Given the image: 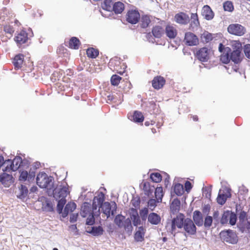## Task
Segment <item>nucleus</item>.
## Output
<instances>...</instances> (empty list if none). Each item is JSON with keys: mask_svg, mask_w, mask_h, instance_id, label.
I'll return each instance as SVG.
<instances>
[{"mask_svg": "<svg viewBox=\"0 0 250 250\" xmlns=\"http://www.w3.org/2000/svg\"><path fill=\"white\" fill-rule=\"evenodd\" d=\"M172 234L175 233L176 228L183 229L185 236H191L196 234L197 228L193 221L190 218H185L184 214L180 213L166 225Z\"/></svg>", "mask_w": 250, "mask_h": 250, "instance_id": "f257e3e1", "label": "nucleus"}, {"mask_svg": "<svg viewBox=\"0 0 250 250\" xmlns=\"http://www.w3.org/2000/svg\"><path fill=\"white\" fill-rule=\"evenodd\" d=\"M231 46L233 51L229 47H225L222 43L219 45V51L221 53L220 55L221 62L225 64H228L230 61L234 63H239L242 60L241 55L242 44L239 41L232 42Z\"/></svg>", "mask_w": 250, "mask_h": 250, "instance_id": "f03ea898", "label": "nucleus"}, {"mask_svg": "<svg viewBox=\"0 0 250 250\" xmlns=\"http://www.w3.org/2000/svg\"><path fill=\"white\" fill-rule=\"evenodd\" d=\"M220 237L224 242L232 244H236L238 241L236 232L230 229L221 231L220 233Z\"/></svg>", "mask_w": 250, "mask_h": 250, "instance_id": "7ed1b4c3", "label": "nucleus"}, {"mask_svg": "<svg viewBox=\"0 0 250 250\" xmlns=\"http://www.w3.org/2000/svg\"><path fill=\"white\" fill-rule=\"evenodd\" d=\"M22 163V159L20 157H15L12 161L8 159L5 161L6 167L3 168L4 172L15 171L21 167Z\"/></svg>", "mask_w": 250, "mask_h": 250, "instance_id": "20e7f679", "label": "nucleus"}, {"mask_svg": "<svg viewBox=\"0 0 250 250\" xmlns=\"http://www.w3.org/2000/svg\"><path fill=\"white\" fill-rule=\"evenodd\" d=\"M36 182L41 188H47L52 183V177H48L44 172H40L37 175Z\"/></svg>", "mask_w": 250, "mask_h": 250, "instance_id": "39448f33", "label": "nucleus"}, {"mask_svg": "<svg viewBox=\"0 0 250 250\" xmlns=\"http://www.w3.org/2000/svg\"><path fill=\"white\" fill-rule=\"evenodd\" d=\"M227 30L229 34L237 36H242L246 32V28L238 23L229 24Z\"/></svg>", "mask_w": 250, "mask_h": 250, "instance_id": "423d86ee", "label": "nucleus"}, {"mask_svg": "<svg viewBox=\"0 0 250 250\" xmlns=\"http://www.w3.org/2000/svg\"><path fill=\"white\" fill-rule=\"evenodd\" d=\"M100 208H102V212L106 215L107 218H108L110 215L113 216L116 213L117 205L115 202L111 203L105 202L104 203Z\"/></svg>", "mask_w": 250, "mask_h": 250, "instance_id": "0eeeda50", "label": "nucleus"}, {"mask_svg": "<svg viewBox=\"0 0 250 250\" xmlns=\"http://www.w3.org/2000/svg\"><path fill=\"white\" fill-rule=\"evenodd\" d=\"M125 18L127 22L132 24H135L140 20V14L137 9H129L127 10Z\"/></svg>", "mask_w": 250, "mask_h": 250, "instance_id": "6e6552de", "label": "nucleus"}, {"mask_svg": "<svg viewBox=\"0 0 250 250\" xmlns=\"http://www.w3.org/2000/svg\"><path fill=\"white\" fill-rule=\"evenodd\" d=\"M211 50L207 47H204L198 50L196 53V57L202 62H207L210 59Z\"/></svg>", "mask_w": 250, "mask_h": 250, "instance_id": "1a4fd4ad", "label": "nucleus"}, {"mask_svg": "<svg viewBox=\"0 0 250 250\" xmlns=\"http://www.w3.org/2000/svg\"><path fill=\"white\" fill-rule=\"evenodd\" d=\"M231 197L230 189L227 187L223 188L219 191L216 200L217 202L221 205L226 203L228 198Z\"/></svg>", "mask_w": 250, "mask_h": 250, "instance_id": "9d476101", "label": "nucleus"}, {"mask_svg": "<svg viewBox=\"0 0 250 250\" xmlns=\"http://www.w3.org/2000/svg\"><path fill=\"white\" fill-rule=\"evenodd\" d=\"M68 188L60 186L59 188H55L53 191V196L56 200L66 199V197L69 194Z\"/></svg>", "mask_w": 250, "mask_h": 250, "instance_id": "9b49d317", "label": "nucleus"}, {"mask_svg": "<svg viewBox=\"0 0 250 250\" xmlns=\"http://www.w3.org/2000/svg\"><path fill=\"white\" fill-rule=\"evenodd\" d=\"M28 40V33L24 30H21L14 37V41L18 46L26 43Z\"/></svg>", "mask_w": 250, "mask_h": 250, "instance_id": "f8f14e48", "label": "nucleus"}, {"mask_svg": "<svg viewBox=\"0 0 250 250\" xmlns=\"http://www.w3.org/2000/svg\"><path fill=\"white\" fill-rule=\"evenodd\" d=\"M184 42L188 45L194 46L197 45L198 44L199 40L195 34L188 32L185 34Z\"/></svg>", "mask_w": 250, "mask_h": 250, "instance_id": "ddd939ff", "label": "nucleus"}, {"mask_svg": "<svg viewBox=\"0 0 250 250\" xmlns=\"http://www.w3.org/2000/svg\"><path fill=\"white\" fill-rule=\"evenodd\" d=\"M174 21L177 23L182 25H186L189 22V17L184 12H179L174 16Z\"/></svg>", "mask_w": 250, "mask_h": 250, "instance_id": "4468645a", "label": "nucleus"}, {"mask_svg": "<svg viewBox=\"0 0 250 250\" xmlns=\"http://www.w3.org/2000/svg\"><path fill=\"white\" fill-rule=\"evenodd\" d=\"M165 83L166 80L161 76H157L155 77L152 81V87L157 90L163 88Z\"/></svg>", "mask_w": 250, "mask_h": 250, "instance_id": "2eb2a0df", "label": "nucleus"}, {"mask_svg": "<svg viewBox=\"0 0 250 250\" xmlns=\"http://www.w3.org/2000/svg\"><path fill=\"white\" fill-rule=\"evenodd\" d=\"M151 19L152 17L149 15L144 14L140 16L139 25L142 28H147L151 22Z\"/></svg>", "mask_w": 250, "mask_h": 250, "instance_id": "dca6fc26", "label": "nucleus"}, {"mask_svg": "<svg viewBox=\"0 0 250 250\" xmlns=\"http://www.w3.org/2000/svg\"><path fill=\"white\" fill-rule=\"evenodd\" d=\"M104 200V194L100 192L97 196L94 197L92 203V208L93 210H96L98 207H101L103 205Z\"/></svg>", "mask_w": 250, "mask_h": 250, "instance_id": "f3484780", "label": "nucleus"}, {"mask_svg": "<svg viewBox=\"0 0 250 250\" xmlns=\"http://www.w3.org/2000/svg\"><path fill=\"white\" fill-rule=\"evenodd\" d=\"M201 14L207 20H212L214 17V13L208 5H204L202 9Z\"/></svg>", "mask_w": 250, "mask_h": 250, "instance_id": "a211bd4d", "label": "nucleus"}, {"mask_svg": "<svg viewBox=\"0 0 250 250\" xmlns=\"http://www.w3.org/2000/svg\"><path fill=\"white\" fill-rule=\"evenodd\" d=\"M0 182L5 187H8L13 182V176L11 174L3 173L0 175Z\"/></svg>", "mask_w": 250, "mask_h": 250, "instance_id": "6ab92c4d", "label": "nucleus"}, {"mask_svg": "<svg viewBox=\"0 0 250 250\" xmlns=\"http://www.w3.org/2000/svg\"><path fill=\"white\" fill-rule=\"evenodd\" d=\"M20 175L19 180L21 181H25L27 179L30 181L33 179L35 176V172L34 171H29V173L26 170H20Z\"/></svg>", "mask_w": 250, "mask_h": 250, "instance_id": "aec40b11", "label": "nucleus"}, {"mask_svg": "<svg viewBox=\"0 0 250 250\" xmlns=\"http://www.w3.org/2000/svg\"><path fill=\"white\" fill-rule=\"evenodd\" d=\"M146 229L143 227H140L134 234V238L136 242H143L145 238Z\"/></svg>", "mask_w": 250, "mask_h": 250, "instance_id": "412c9836", "label": "nucleus"}, {"mask_svg": "<svg viewBox=\"0 0 250 250\" xmlns=\"http://www.w3.org/2000/svg\"><path fill=\"white\" fill-rule=\"evenodd\" d=\"M121 64V62L118 59H111L110 60L109 65L110 66L111 68L113 71H116L118 73L122 75L125 72V70H120L119 68V64Z\"/></svg>", "mask_w": 250, "mask_h": 250, "instance_id": "4be33fe9", "label": "nucleus"}, {"mask_svg": "<svg viewBox=\"0 0 250 250\" xmlns=\"http://www.w3.org/2000/svg\"><path fill=\"white\" fill-rule=\"evenodd\" d=\"M167 36L169 39H174L177 34L176 29L173 26L167 25L165 29Z\"/></svg>", "mask_w": 250, "mask_h": 250, "instance_id": "5701e85b", "label": "nucleus"}, {"mask_svg": "<svg viewBox=\"0 0 250 250\" xmlns=\"http://www.w3.org/2000/svg\"><path fill=\"white\" fill-rule=\"evenodd\" d=\"M193 219L194 223L197 226H202L203 224V217L202 213L199 210H195L193 212Z\"/></svg>", "mask_w": 250, "mask_h": 250, "instance_id": "b1692460", "label": "nucleus"}, {"mask_svg": "<svg viewBox=\"0 0 250 250\" xmlns=\"http://www.w3.org/2000/svg\"><path fill=\"white\" fill-rule=\"evenodd\" d=\"M125 10V4L121 1L114 3L112 12L118 15L121 14Z\"/></svg>", "mask_w": 250, "mask_h": 250, "instance_id": "393cba45", "label": "nucleus"}, {"mask_svg": "<svg viewBox=\"0 0 250 250\" xmlns=\"http://www.w3.org/2000/svg\"><path fill=\"white\" fill-rule=\"evenodd\" d=\"M160 216L156 213H150L148 216V221L152 225H158L161 222Z\"/></svg>", "mask_w": 250, "mask_h": 250, "instance_id": "a878e982", "label": "nucleus"}, {"mask_svg": "<svg viewBox=\"0 0 250 250\" xmlns=\"http://www.w3.org/2000/svg\"><path fill=\"white\" fill-rule=\"evenodd\" d=\"M24 56L22 54H19L16 55L13 60V63L15 68L19 69L22 67L24 61Z\"/></svg>", "mask_w": 250, "mask_h": 250, "instance_id": "bb28decb", "label": "nucleus"}, {"mask_svg": "<svg viewBox=\"0 0 250 250\" xmlns=\"http://www.w3.org/2000/svg\"><path fill=\"white\" fill-rule=\"evenodd\" d=\"M151 32L154 37L160 38L164 33V30L161 26L155 25L153 27Z\"/></svg>", "mask_w": 250, "mask_h": 250, "instance_id": "cd10ccee", "label": "nucleus"}, {"mask_svg": "<svg viewBox=\"0 0 250 250\" xmlns=\"http://www.w3.org/2000/svg\"><path fill=\"white\" fill-rule=\"evenodd\" d=\"M80 44L81 42L79 39L73 37L69 40L68 46L72 49H78Z\"/></svg>", "mask_w": 250, "mask_h": 250, "instance_id": "c85d7f7f", "label": "nucleus"}, {"mask_svg": "<svg viewBox=\"0 0 250 250\" xmlns=\"http://www.w3.org/2000/svg\"><path fill=\"white\" fill-rule=\"evenodd\" d=\"M114 3L112 0H104L101 3V7L103 10L112 12Z\"/></svg>", "mask_w": 250, "mask_h": 250, "instance_id": "c756f323", "label": "nucleus"}, {"mask_svg": "<svg viewBox=\"0 0 250 250\" xmlns=\"http://www.w3.org/2000/svg\"><path fill=\"white\" fill-rule=\"evenodd\" d=\"M76 204L74 202H68L65 206L64 210L65 216H67L69 212H73L76 208Z\"/></svg>", "mask_w": 250, "mask_h": 250, "instance_id": "7c9ffc66", "label": "nucleus"}, {"mask_svg": "<svg viewBox=\"0 0 250 250\" xmlns=\"http://www.w3.org/2000/svg\"><path fill=\"white\" fill-rule=\"evenodd\" d=\"M180 208V202L178 199H174L171 205H170V210L172 213H177Z\"/></svg>", "mask_w": 250, "mask_h": 250, "instance_id": "2f4dec72", "label": "nucleus"}, {"mask_svg": "<svg viewBox=\"0 0 250 250\" xmlns=\"http://www.w3.org/2000/svg\"><path fill=\"white\" fill-rule=\"evenodd\" d=\"M133 120L137 123H142L144 120V117L142 113L139 111H135L133 116Z\"/></svg>", "mask_w": 250, "mask_h": 250, "instance_id": "473e14b6", "label": "nucleus"}, {"mask_svg": "<svg viewBox=\"0 0 250 250\" xmlns=\"http://www.w3.org/2000/svg\"><path fill=\"white\" fill-rule=\"evenodd\" d=\"M86 55L90 58H96L99 55V50L93 47L88 48L86 50Z\"/></svg>", "mask_w": 250, "mask_h": 250, "instance_id": "72a5a7b5", "label": "nucleus"}, {"mask_svg": "<svg viewBox=\"0 0 250 250\" xmlns=\"http://www.w3.org/2000/svg\"><path fill=\"white\" fill-rule=\"evenodd\" d=\"M88 232L94 236H100L103 234L104 229L101 226L93 227L91 230Z\"/></svg>", "mask_w": 250, "mask_h": 250, "instance_id": "f704fd0d", "label": "nucleus"}, {"mask_svg": "<svg viewBox=\"0 0 250 250\" xmlns=\"http://www.w3.org/2000/svg\"><path fill=\"white\" fill-rule=\"evenodd\" d=\"M125 219V218L124 216L121 214H118L115 218L114 223L116 225L118 226V227L122 228L123 227V223Z\"/></svg>", "mask_w": 250, "mask_h": 250, "instance_id": "c9c22d12", "label": "nucleus"}, {"mask_svg": "<svg viewBox=\"0 0 250 250\" xmlns=\"http://www.w3.org/2000/svg\"><path fill=\"white\" fill-rule=\"evenodd\" d=\"M155 195L158 202H161L163 197V191L162 187H157L155 189Z\"/></svg>", "mask_w": 250, "mask_h": 250, "instance_id": "e433bc0d", "label": "nucleus"}, {"mask_svg": "<svg viewBox=\"0 0 250 250\" xmlns=\"http://www.w3.org/2000/svg\"><path fill=\"white\" fill-rule=\"evenodd\" d=\"M174 191L178 196H181L184 193L183 186L181 184H176L174 187Z\"/></svg>", "mask_w": 250, "mask_h": 250, "instance_id": "4c0bfd02", "label": "nucleus"}, {"mask_svg": "<svg viewBox=\"0 0 250 250\" xmlns=\"http://www.w3.org/2000/svg\"><path fill=\"white\" fill-rule=\"evenodd\" d=\"M150 177L152 181L155 183L160 182L162 179V175L158 172L151 173Z\"/></svg>", "mask_w": 250, "mask_h": 250, "instance_id": "58836bf2", "label": "nucleus"}, {"mask_svg": "<svg viewBox=\"0 0 250 250\" xmlns=\"http://www.w3.org/2000/svg\"><path fill=\"white\" fill-rule=\"evenodd\" d=\"M127 231H131L132 229V226L131 222L129 218L125 219L124 222L123 227Z\"/></svg>", "mask_w": 250, "mask_h": 250, "instance_id": "ea45409f", "label": "nucleus"}, {"mask_svg": "<svg viewBox=\"0 0 250 250\" xmlns=\"http://www.w3.org/2000/svg\"><path fill=\"white\" fill-rule=\"evenodd\" d=\"M58 201V204L57 206V210L59 213H61L62 212L63 208L64 207V205L66 203V200H57Z\"/></svg>", "mask_w": 250, "mask_h": 250, "instance_id": "a19ab883", "label": "nucleus"}, {"mask_svg": "<svg viewBox=\"0 0 250 250\" xmlns=\"http://www.w3.org/2000/svg\"><path fill=\"white\" fill-rule=\"evenodd\" d=\"M213 39L211 34L208 32L204 33L201 36V39L204 42L208 43L210 42Z\"/></svg>", "mask_w": 250, "mask_h": 250, "instance_id": "79ce46f5", "label": "nucleus"}, {"mask_svg": "<svg viewBox=\"0 0 250 250\" xmlns=\"http://www.w3.org/2000/svg\"><path fill=\"white\" fill-rule=\"evenodd\" d=\"M122 78L120 76L115 74L112 76L110 81L113 85L116 86L119 84Z\"/></svg>", "mask_w": 250, "mask_h": 250, "instance_id": "37998d69", "label": "nucleus"}, {"mask_svg": "<svg viewBox=\"0 0 250 250\" xmlns=\"http://www.w3.org/2000/svg\"><path fill=\"white\" fill-rule=\"evenodd\" d=\"M223 7L225 11L231 12L234 7L232 3L229 1H227L224 3Z\"/></svg>", "mask_w": 250, "mask_h": 250, "instance_id": "c03bdc74", "label": "nucleus"}, {"mask_svg": "<svg viewBox=\"0 0 250 250\" xmlns=\"http://www.w3.org/2000/svg\"><path fill=\"white\" fill-rule=\"evenodd\" d=\"M191 22L196 26H198L200 24L198 20V16L197 13H192L191 15Z\"/></svg>", "mask_w": 250, "mask_h": 250, "instance_id": "a18cd8bd", "label": "nucleus"}, {"mask_svg": "<svg viewBox=\"0 0 250 250\" xmlns=\"http://www.w3.org/2000/svg\"><path fill=\"white\" fill-rule=\"evenodd\" d=\"M230 213L229 212H225L222 215L221 219V223L222 224H225L227 223L229 219V218Z\"/></svg>", "mask_w": 250, "mask_h": 250, "instance_id": "49530a36", "label": "nucleus"}, {"mask_svg": "<svg viewBox=\"0 0 250 250\" xmlns=\"http://www.w3.org/2000/svg\"><path fill=\"white\" fill-rule=\"evenodd\" d=\"M148 213V210L146 208H144L140 210V215L142 220H146Z\"/></svg>", "mask_w": 250, "mask_h": 250, "instance_id": "de8ad7c7", "label": "nucleus"}, {"mask_svg": "<svg viewBox=\"0 0 250 250\" xmlns=\"http://www.w3.org/2000/svg\"><path fill=\"white\" fill-rule=\"evenodd\" d=\"M3 30L5 33L9 34L11 37L14 32V29L13 27L9 25H6L4 26Z\"/></svg>", "mask_w": 250, "mask_h": 250, "instance_id": "09e8293b", "label": "nucleus"}, {"mask_svg": "<svg viewBox=\"0 0 250 250\" xmlns=\"http://www.w3.org/2000/svg\"><path fill=\"white\" fill-rule=\"evenodd\" d=\"M212 223V217L210 216H207L205 219L204 226L206 228L210 227Z\"/></svg>", "mask_w": 250, "mask_h": 250, "instance_id": "8fccbe9b", "label": "nucleus"}, {"mask_svg": "<svg viewBox=\"0 0 250 250\" xmlns=\"http://www.w3.org/2000/svg\"><path fill=\"white\" fill-rule=\"evenodd\" d=\"M244 52L246 57L250 59V44H247L244 45Z\"/></svg>", "mask_w": 250, "mask_h": 250, "instance_id": "3c124183", "label": "nucleus"}, {"mask_svg": "<svg viewBox=\"0 0 250 250\" xmlns=\"http://www.w3.org/2000/svg\"><path fill=\"white\" fill-rule=\"evenodd\" d=\"M143 190L145 192L146 194L148 195L151 192L150 189L149 184L148 182H145L143 183Z\"/></svg>", "mask_w": 250, "mask_h": 250, "instance_id": "603ef678", "label": "nucleus"}, {"mask_svg": "<svg viewBox=\"0 0 250 250\" xmlns=\"http://www.w3.org/2000/svg\"><path fill=\"white\" fill-rule=\"evenodd\" d=\"M156 205V201L155 199H151L148 202V206L151 210H153Z\"/></svg>", "mask_w": 250, "mask_h": 250, "instance_id": "864d4df0", "label": "nucleus"}, {"mask_svg": "<svg viewBox=\"0 0 250 250\" xmlns=\"http://www.w3.org/2000/svg\"><path fill=\"white\" fill-rule=\"evenodd\" d=\"M236 220H237V218H236V214L234 213H230V216H229V224L231 225H235L236 223Z\"/></svg>", "mask_w": 250, "mask_h": 250, "instance_id": "5fc2aeb1", "label": "nucleus"}, {"mask_svg": "<svg viewBox=\"0 0 250 250\" xmlns=\"http://www.w3.org/2000/svg\"><path fill=\"white\" fill-rule=\"evenodd\" d=\"M141 201L139 198L137 199H133L131 201L132 206L135 208H139L140 207Z\"/></svg>", "mask_w": 250, "mask_h": 250, "instance_id": "6e6d98bb", "label": "nucleus"}, {"mask_svg": "<svg viewBox=\"0 0 250 250\" xmlns=\"http://www.w3.org/2000/svg\"><path fill=\"white\" fill-rule=\"evenodd\" d=\"M185 188L187 191H189L192 188L191 183L188 181H186L185 184Z\"/></svg>", "mask_w": 250, "mask_h": 250, "instance_id": "4d7b16f0", "label": "nucleus"}, {"mask_svg": "<svg viewBox=\"0 0 250 250\" xmlns=\"http://www.w3.org/2000/svg\"><path fill=\"white\" fill-rule=\"evenodd\" d=\"M129 213L130 215V217L136 215V214H138L137 210L134 208H130L129 210Z\"/></svg>", "mask_w": 250, "mask_h": 250, "instance_id": "13d9d810", "label": "nucleus"}, {"mask_svg": "<svg viewBox=\"0 0 250 250\" xmlns=\"http://www.w3.org/2000/svg\"><path fill=\"white\" fill-rule=\"evenodd\" d=\"M45 208L48 211H52L53 210V205L51 203L47 202Z\"/></svg>", "mask_w": 250, "mask_h": 250, "instance_id": "bf43d9fd", "label": "nucleus"}, {"mask_svg": "<svg viewBox=\"0 0 250 250\" xmlns=\"http://www.w3.org/2000/svg\"><path fill=\"white\" fill-rule=\"evenodd\" d=\"M134 226H137L141 223V220L139 216L132 220Z\"/></svg>", "mask_w": 250, "mask_h": 250, "instance_id": "052dcab7", "label": "nucleus"}, {"mask_svg": "<svg viewBox=\"0 0 250 250\" xmlns=\"http://www.w3.org/2000/svg\"><path fill=\"white\" fill-rule=\"evenodd\" d=\"M95 220L93 216H92L90 218H87L86 220V224L88 225H92L94 223Z\"/></svg>", "mask_w": 250, "mask_h": 250, "instance_id": "680f3d73", "label": "nucleus"}, {"mask_svg": "<svg viewBox=\"0 0 250 250\" xmlns=\"http://www.w3.org/2000/svg\"><path fill=\"white\" fill-rule=\"evenodd\" d=\"M209 209H210V207L208 206V205L205 206L204 207L203 211V212H206L208 211Z\"/></svg>", "mask_w": 250, "mask_h": 250, "instance_id": "e2e57ef3", "label": "nucleus"}, {"mask_svg": "<svg viewBox=\"0 0 250 250\" xmlns=\"http://www.w3.org/2000/svg\"><path fill=\"white\" fill-rule=\"evenodd\" d=\"M150 106H152L153 108L155 107L156 106V104L155 102L151 101L149 102Z\"/></svg>", "mask_w": 250, "mask_h": 250, "instance_id": "0e129e2a", "label": "nucleus"}, {"mask_svg": "<svg viewBox=\"0 0 250 250\" xmlns=\"http://www.w3.org/2000/svg\"><path fill=\"white\" fill-rule=\"evenodd\" d=\"M191 118H192L194 121L196 122L198 121V117L197 115H193L191 116Z\"/></svg>", "mask_w": 250, "mask_h": 250, "instance_id": "69168bd1", "label": "nucleus"}, {"mask_svg": "<svg viewBox=\"0 0 250 250\" xmlns=\"http://www.w3.org/2000/svg\"><path fill=\"white\" fill-rule=\"evenodd\" d=\"M137 217H139L138 214H136V215L132 216L130 217V218H131V220H132V219H133L134 218H137Z\"/></svg>", "mask_w": 250, "mask_h": 250, "instance_id": "338daca9", "label": "nucleus"}, {"mask_svg": "<svg viewBox=\"0 0 250 250\" xmlns=\"http://www.w3.org/2000/svg\"><path fill=\"white\" fill-rule=\"evenodd\" d=\"M88 208L84 207L83 209V212L84 213L85 211H88Z\"/></svg>", "mask_w": 250, "mask_h": 250, "instance_id": "774afa93", "label": "nucleus"}]
</instances>
